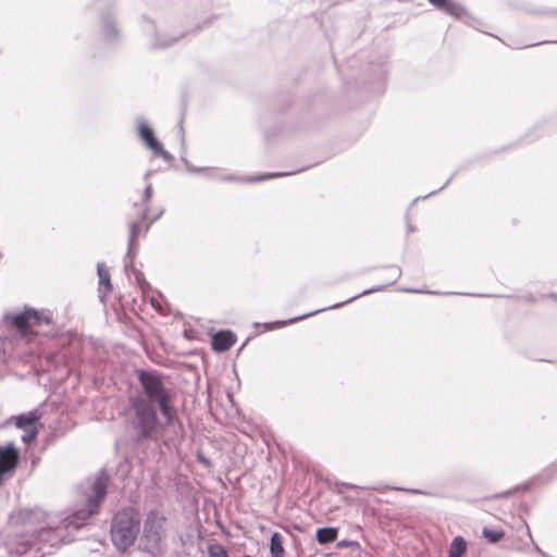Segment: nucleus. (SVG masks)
Segmentation results:
<instances>
[{
	"label": "nucleus",
	"instance_id": "obj_1",
	"mask_svg": "<svg viewBox=\"0 0 557 557\" xmlns=\"http://www.w3.org/2000/svg\"><path fill=\"white\" fill-rule=\"evenodd\" d=\"M138 382L143 388L141 394L152 405H158L166 423L174 420L175 409L173 407V394L163 383L162 375L157 371L138 370L136 372Z\"/></svg>",
	"mask_w": 557,
	"mask_h": 557
},
{
	"label": "nucleus",
	"instance_id": "obj_2",
	"mask_svg": "<svg viewBox=\"0 0 557 557\" xmlns=\"http://www.w3.org/2000/svg\"><path fill=\"white\" fill-rule=\"evenodd\" d=\"M152 195V187L148 184L139 201H135L128 211L127 220L129 227V248L137 246L140 235L146 234L150 226L162 215L160 208L152 209L149 205Z\"/></svg>",
	"mask_w": 557,
	"mask_h": 557
},
{
	"label": "nucleus",
	"instance_id": "obj_3",
	"mask_svg": "<svg viewBox=\"0 0 557 557\" xmlns=\"http://www.w3.org/2000/svg\"><path fill=\"white\" fill-rule=\"evenodd\" d=\"M125 416L139 438H147L157 430L158 414L154 405L140 394L129 397Z\"/></svg>",
	"mask_w": 557,
	"mask_h": 557
},
{
	"label": "nucleus",
	"instance_id": "obj_4",
	"mask_svg": "<svg viewBox=\"0 0 557 557\" xmlns=\"http://www.w3.org/2000/svg\"><path fill=\"white\" fill-rule=\"evenodd\" d=\"M139 512L135 508H124L116 512L111 525L113 544L122 550L132 546L138 535Z\"/></svg>",
	"mask_w": 557,
	"mask_h": 557
},
{
	"label": "nucleus",
	"instance_id": "obj_5",
	"mask_svg": "<svg viewBox=\"0 0 557 557\" xmlns=\"http://www.w3.org/2000/svg\"><path fill=\"white\" fill-rule=\"evenodd\" d=\"M50 323H52L50 314L35 309H27L13 318V325L22 337L34 335L32 331L34 326Z\"/></svg>",
	"mask_w": 557,
	"mask_h": 557
},
{
	"label": "nucleus",
	"instance_id": "obj_6",
	"mask_svg": "<svg viewBox=\"0 0 557 557\" xmlns=\"http://www.w3.org/2000/svg\"><path fill=\"white\" fill-rule=\"evenodd\" d=\"M20 450L14 443L0 444V486L12 476L20 463Z\"/></svg>",
	"mask_w": 557,
	"mask_h": 557
},
{
	"label": "nucleus",
	"instance_id": "obj_7",
	"mask_svg": "<svg viewBox=\"0 0 557 557\" xmlns=\"http://www.w3.org/2000/svg\"><path fill=\"white\" fill-rule=\"evenodd\" d=\"M387 76L388 71L386 61L371 64L364 88L372 95H380L384 92L387 84Z\"/></svg>",
	"mask_w": 557,
	"mask_h": 557
},
{
	"label": "nucleus",
	"instance_id": "obj_8",
	"mask_svg": "<svg viewBox=\"0 0 557 557\" xmlns=\"http://www.w3.org/2000/svg\"><path fill=\"white\" fill-rule=\"evenodd\" d=\"M435 9L445 12L456 18H462L467 16L466 24L479 29L481 22L472 16L467 15V11L463 5L453 0H428Z\"/></svg>",
	"mask_w": 557,
	"mask_h": 557
},
{
	"label": "nucleus",
	"instance_id": "obj_9",
	"mask_svg": "<svg viewBox=\"0 0 557 557\" xmlns=\"http://www.w3.org/2000/svg\"><path fill=\"white\" fill-rule=\"evenodd\" d=\"M107 480L104 478H98L92 485V496L89 497L87 503V510H81L77 515L87 518L98 513L101 503L107 495Z\"/></svg>",
	"mask_w": 557,
	"mask_h": 557
},
{
	"label": "nucleus",
	"instance_id": "obj_10",
	"mask_svg": "<svg viewBox=\"0 0 557 557\" xmlns=\"http://www.w3.org/2000/svg\"><path fill=\"white\" fill-rule=\"evenodd\" d=\"M165 516L157 510L150 511L144 525V535L148 540L158 543L164 533Z\"/></svg>",
	"mask_w": 557,
	"mask_h": 557
},
{
	"label": "nucleus",
	"instance_id": "obj_11",
	"mask_svg": "<svg viewBox=\"0 0 557 557\" xmlns=\"http://www.w3.org/2000/svg\"><path fill=\"white\" fill-rule=\"evenodd\" d=\"M139 135L145 145L154 153V156L165 157L168 153L162 148V145L154 137L152 129L143 124L139 126Z\"/></svg>",
	"mask_w": 557,
	"mask_h": 557
},
{
	"label": "nucleus",
	"instance_id": "obj_12",
	"mask_svg": "<svg viewBox=\"0 0 557 557\" xmlns=\"http://www.w3.org/2000/svg\"><path fill=\"white\" fill-rule=\"evenodd\" d=\"M236 343V336L231 331H220L212 336V349L218 352L228 350Z\"/></svg>",
	"mask_w": 557,
	"mask_h": 557
},
{
	"label": "nucleus",
	"instance_id": "obj_13",
	"mask_svg": "<svg viewBox=\"0 0 557 557\" xmlns=\"http://www.w3.org/2000/svg\"><path fill=\"white\" fill-rule=\"evenodd\" d=\"M40 419V416L36 411L27 412L24 414H20L15 417V425L22 430H32L33 428H38L37 422Z\"/></svg>",
	"mask_w": 557,
	"mask_h": 557
},
{
	"label": "nucleus",
	"instance_id": "obj_14",
	"mask_svg": "<svg viewBox=\"0 0 557 557\" xmlns=\"http://www.w3.org/2000/svg\"><path fill=\"white\" fill-rule=\"evenodd\" d=\"M467 550V542L466 540L457 535L450 542L449 548H448V557H462V555Z\"/></svg>",
	"mask_w": 557,
	"mask_h": 557
},
{
	"label": "nucleus",
	"instance_id": "obj_15",
	"mask_svg": "<svg viewBox=\"0 0 557 557\" xmlns=\"http://www.w3.org/2000/svg\"><path fill=\"white\" fill-rule=\"evenodd\" d=\"M270 552L272 557L284 556L283 537L277 532L273 533V535L271 536Z\"/></svg>",
	"mask_w": 557,
	"mask_h": 557
},
{
	"label": "nucleus",
	"instance_id": "obj_16",
	"mask_svg": "<svg viewBox=\"0 0 557 557\" xmlns=\"http://www.w3.org/2000/svg\"><path fill=\"white\" fill-rule=\"evenodd\" d=\"M337 531L333 528H322L317 531V540L320 544H326L335 541Z\"/></svg>",
	"mask_w": 557,
	"mask_h": 557
},
{
	"label": "nucleus",
	"instance_id": "obj_17",
	"mask_svg": "<svg viewBox=\"0 0 557 557\" xmlns=\"http://www.w3.org/2000/svg\"><path fill=\"white\" fill-rule=\"evenodd\" d=\"M482 535L488 540V542L491 543H497L499 540L503 539L504 536V531L500 530V529H490V528H484L482 530Z\"/></svg>",
	"mask_w": 557,
	"mask_h": 557
},
{
	"label": "nucleus",
	"instance_id": "obj_18",
	"mask_svg": "<svg viewBox=\"0 0 557 557\" xmlns=\"http://www.w3.org/2000/svg\"><path fill=\"white\" fill-rule=\"evenodd\" d=\"M209 557H228L226 549L221 544H211L208 547Z\"/></svg>",
	"mask_w": 557,
	"mask_h": 557
},
{
	"label": "nucleus",
	"instance_id": "obj_19",
	"mask_svg": "<svg viewBox=\"0 0 557 557\" xmlns=\"http://www.w3.org/2000/svg\"><path fill=\"white\" fill-rule=\"evenodd\" d=\"M38 432H39L38 428H33L32 430H25V433L22 436L23 443L30 444V443L35 442V440L37 438Z\"/></svg>",
	"mask_w": 557,
	"mask_h": 557
},
{
	"label": "nucleus",
	"instance_id": "obj_20",
	"mask_svg": "<svg viewBox=\"0 0 557 557\" xmlns=\"http://www.w3.org/2000/svg\"><path fill=\"white\" fill-rule=\"evenodd\" d=\"M386 271L388 272L389 274V278H391V283H394L396 282L400 275H401V270L399 267H396V265H391L386 269Z\"/></svg>",
	"mask_w": 557,
	"mask_h": 557
},
{
	"label": "nucleus",
	"instance_id": "obj_21",
	"mask_svg": "<svg viewBox=\"0 0 557 557\" xmlns=\"http://www.w3.org/2000/svg\"><path fill=\"white\" fill-rule=\"evenodd\" d=\"M99 275H100V283L104 286H107L108 288L111 287L110 285V277L107 273H103L100 269H99Z\"/></svg>",
	"mask_w": 557,
	"mask_h": 557
},
{
	"label": "nucleus",
	"instance_id": "obj_22",
	"mask_svg": "<svg viewBox=\"0 0 557 557\" xmlns=\"http://www.w3.org/2000/svg\"><path fill=\"white\" fill-rule=\"evenodd\" d=\"M395 490L405 491V488H399V487H395ZM406 492H409V493H412V494H423L422 491L416 490V488L406 490Z\"/></svg>",
	"mask_w": 557,
	"mask_h": 557
},
{
	"label": "nucleus",
	"instance_id": "obj_23",
	"mask_svg": "<svg viewBox=\"0 0 557 557\" xmlns=\"http://www.w3.org/2000/svg\"><path fill=\"white\" fill-rule=\"evenodd\" d=\"M406 292H410V293H426L425 290H422V289H405Z\"/></svg>",
	"mask_w": 557,
	"mask_h": 557
},
{
	"label": "nucleus",
	"instance_id": "obj_24",
	"mask_svg": "<svg viewBox=\"0 0 557 557\" xmlns=\"http://www.w3.org/2000/svg\"><path fill=\"white\" fill-rule=\"evenodd\" d=\"M349 545H350V548L359 547V544L357 542H352V541L349 542Z\"/></svg>",
	"mask_w": 557,
	"mask_h": 557
},
{
	"label": "nucleus",
	"instance_id": "obj_25",
	"mask_svg": "<svg viewBox=\"0 0 557 557\" xmlns=\"http://www.w3.org/2000/svg\"><path fill=\"white\" fill-rule=\"evenodd\" d=\"M536 550L541 554L542 557H549L546 553H544L542 549L536 547Z\"/></svg>",
	"mask_w": 557,
	"mask_h": 557
},
{
	"label": "nucleus",
	"instance_id": "obj_26",
	"mask_svg": "<svg viewBox=\"0 0 557 557\" xmlns=\"http://www.w3.org/2000/svg\"><path fill=\"white\" fill-rule=\"evenodd\" d=\"M283 324H284L283 322H276V323H273L272 325L281 326Z\"/></svg>",
	"mask_w": 557,
	"mask_h": 557
}]
</instances>
